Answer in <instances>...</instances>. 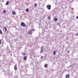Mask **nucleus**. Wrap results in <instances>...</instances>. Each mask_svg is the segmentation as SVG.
<instances>
[{
	"label": "nucleus",
	"instance_id": "f8f14e48",
	"mask_svg": "<svg viewBox=\"0 0 78 78\" xmlns=\"http://www.w3.org/2000/svg\"><path fill=\"white\" fill-rule=\"evenodd\" d=\"M48 66V65H47V64H45L44 65V67H45V68H47Z\"/></svg>",
	"mask_w": 78,
	"mask_h": 78
},
{
	"label": "nucleus",
	"instance_id": "412c9836",
	"mask_svg": "<svg viewBox=\"0 0 78 78\" xmlns=\"http://www.w3.org/2000/svg\"><path fill=\"white\" fill-rule=\"evenodd\" d=\"M26 55V53H24L23 54V55Z\"/></svg>",
	"mask_w": 78,
	"mask_h": 78
},
{
	"label": "nucleus",
	"instance_id": "aec40b11",
	"mask_svg": "<svg viewBox=\"0 0 78 78\" xmlns=\"http://www.w3.org/2000/svg\"><path fill=\"white\" fill-rule=\"evenodd\" d=\"M32 31H35V30L34 29H33L32 30Z\"/></svg>",
	"mask_w": 78,
	"mask_h": 78
},
{
	"label": "nucleus",
	"instance_id": "b1692460",
	"mask_svg": "<svg viewBox=\"0 0 78 78\" xmlns=\"http://www.w3.org/2000/svg\"><path fill=\"white\" fill-rule=\"evenodd\" d=\"M76 19H78V16H76Z\"/></svg>",
	"mask_w": 78,
	"mask_h": 78
},
{
	"label": "nucleus",
	"instance_id": "393cba45",
	"mask_svg": "<svg viewBox=\"0 0 78 78\" xmlns=\"http://www.w3.org/2000/svg\"><path fill=\"white\" fill-rule=\"evenodd\" d=\"M72 10H73V8H72Z\"/></svg>",
	"mask_w": 78,
	"mask_h": 78
},
{
	"label": "nucleus",
	"instance_id": "a878e982",
	"mask_svg": "<svg viewBox=\"0 0 78 78\" xmlns=\"http://www.w3.org/2000/svg\"><path fill=\"white\" fill-rule=\"evenodd\" d=\"M69 52H70V51H68V53H69Z\"/></svg>",
	"mask_w": 78,
	"mask_h": 78
},
{
	"label": "nucleus",
	"instance_id": "6e6552de",
	"mask_svg": "<svg viewBox=\"0 0 78 78\" xmlns=\"http://www.w3.org/2000/svg\"><path fill=\"white\" fill-rule=\"evenodd\" d=\"M27 56H25L24 57L23 59L24 61H26V60H27Z\"/></svg>",
	"mask_w": 78,
	"mask_h": 78
},
{
	"label": "nucleus",
	"instance_id": "39448f33",
	"mask_svg": "<svg viewBox=\"0 0 78 78\" xmlns=\"http://www.w3.org/2000/svg\"><path fill=\"white\" fill-rule=\"evenodd\" d=\"M43 48H44L43 46H41V49L40 51L41 53H42V52L43 51V50H44V49H43Z\"/></svg>",
	"mask_w": 78,
	"mask_h": 78
},
{
	"label": "nucleus",
	"instance_id": "4468645a",
	"mask_svg": "<svg viewBox=\"0 0 78 78\" xmlns=\"http://www.w3.org/2000/svg\"><path fill=\"white\" fill-rule=\"evenodd\" d=\"M56 54V51H54L53 52V55H55Z\"/></svg>",
	"mask_w": 78,
	"mask_h": 78
},
{
	"label": "nucleus",
	"instance_id": "20e7f679",
	"mask_svg": "<svg viewBox=\"0 0 78 78\" xmlns=\"http://www.w3.org/2000/svg\"><path fill=\"white\" fill-rule=\"evenodd\" d=\"M3 28L4 29H5V31L6 33H8V30H7V29H6V27H4Z\"/></svg>",
	"mask_w": 78,
	"mask_h": 78
},
{
	"label": "nucleus",
	"instance_id": "f03ea898",
	"mask_svg": "<svg viewBox=\"0 0 78 78\" xmlns=\"http://www.w3.org/2000/svg\"><path fill=\"white\" fill-rule=\"evenodd\" d=\"M47 8L49 10L51 9V5H47Z\"/></svg>",
	"mask_w": 78,
	"mask_h": 78
},
{
	"label": "nucleus",
	"instance_id": "423d86ee",
	"mask_svg": "<svg viewBox=\"0 0 78 78\" xmlns=\"http://www.w3.org/2000/svg\"><path fill=\"white\" fill-rule=\"evenodd\" d=\"M14 69L16 71L17 70V65H15L14 66Z\"/></svg>",
	"mask_w": 78,
	"mask_h": 78
},
{
	"label": "nucleus",
	"instance_id": "ddd939ff",
	"mask_svg": "<svg viewBox=\"0 0 78 78\" xmlns=\"http://www.w3.org/2000/svg\"><path fill=\"white\" fill-rule=\"evenodd\" d=\"M37 3H35L34 4V6L35 7H37Z\"/></svg>",
	"mask_w": 78,
	"mask_h": 78
},
{
	"label": "nucleus",
	"instance_id": "2eb2a0df",
	"mask_svg": "<svg viewBox=\"0 0 78 78\" xmlns=\"http://www.w3.org/2000/svg\"><path fill=\"white\" fill-rule=\"evenodd\" d=\"M0 34H2V30H1V29H0Z\"/></svg>",
	"mask_w": 78,
	"mask_h": 78
},
{
	"label": "nucleus",
	"instance_id": "0eeeda50",
	"mask_svg": "<svg viewBox=\"0 0 78 78\" xmlns=\"http://www.w3.org/2000/svg\"><path fill=\"white\" fill-rule=\"evenodd\" d=\"M66 78H70V76L69 75V74H67L66 76Z\"/></svg>",
	"mask_w": 78,
	"mask_h": 78
},
{
	"label": "nucleus",
	"instance_id": "dca6fc26",
	"mask_svg": "<svg viewBox=\"0 0 78 78\" xmlns=\"http://www.w3.org/2000/svg\"><path fill=\"white\" fill-rule=\"evenodd\" d=\"M3 13H4L5 14V13H6V10H4L3 11Z\"/></svg>",
	"mask_w": 78,
	"mask_h": 78
},
{
	"label": "nucleus",
	"instance_id": "f3484780",
	"mask_svg": "<svg viewBox=\"0 0 78 78\" xmlns=\"http://www.w3.org/2000/svg\"><path fill=\"white\" fill-rule=\"evenodd\" d=\"M29 11V10L28 9H26V12H28Z\"/></svg>",
	"mask_w": 78,
	"mask_h": 78
},
{
	"label": "nucleus",
	"instance_id": "7ed1b4c3",
	"mask_svg": "<svg viewBox=\"0 0 78 78\" xmlns=\"http://www.w3.org/2000/svg\"><path fill=\"white\" fill-rule=\"evenodd\" d=\"M32 33L33 32H32V31L30 30L28 32V34H30V35H31Z\"/></svg>",
	"mask_w": 78,
	"mask_h": 78
},
{
	"label": "nucleus",
	"instance_id": "9b49d317",
	"mask_svg": "<svg viewBox=\"0 0 78 78\" xmlns=\"http://www.w3.org/2000/svg\"><path fill=\"white\" fill-rule=\"evenodd\" d=\"M54 20L55 21H57V20H58V18H55L54 19Z\"/></svg>",
	"mask_w": 78,
	"mask_h": 78
},
{
	"label": "nucleus",
	"instance_id": "9d476101",
	"mask_svg": "<svg viewBox=\"0 0 78 78\" xmlns=\"http://www.w3.org/2000/svg\"><path fill=\"white\" fill-rule=\"evenodd\" d=\"M9 1H7L5 4V5H9Z\"/></svg>",
	"mask_w": 78,
	"mask_h": 78
},
{
	"label": "nucleus",
	"instance_id": "f257e3e1",
	"mask_svg": "<svg viewBox=\"0 0 78 78\" xmlns=\"http://www.w3.org/2000/svg\"><path fill=\"white\" fill-rule=\"evenodd\" d=\"M21 26L23 27H26L27 25L25 24V23L23 22H22L21 23Z\"/></svg>",
	"mask_w": 78,
	"mask_h": 78
},
{
	"label": "nucleus",
	"instance_id": "6ab92c4d",
	"mask_svg": "<svg viewBox=\"0 0 78 78\" xmlns=\"http://www.w3.org/2000/svg\"><path fill=\"white\" fill-rule=\"evenodd\" d=\"M2 40H0V45H1V44H2Z\"/></svg>",
	"mask_w": 78,
	"mask_h": 78
},
{
	"label": "nucleus",
	"instance_id": "5701e85b",
	"mask_svg": "<svg viewBox=\"0 0 78 78\" xmlns=\"http://www.w3.org/2000/svg\"><path fill=\"white\" fill-rule=\"evenodd\" d=\"M76 36H78V33H77V34H76Z\"/></svg>",
	"mask_w": 78,
	"mask_h": 78
},
{
	"label": "nucleus",
	"instance_id": "a211bd4d",
	"mask_svg": "<svg viewBox=\"0 0 78 78\" xmlns=\"http://www.w3.org/2000/svg\"><path fill=\"white\" fill-rule=\"evenodd\" d=\"M48 19H49V20H50V19H51V18L50 17V16H48Z\"/></svg>",
	"mask_w": 78,
	"mask_h": 78
},
{
	"label": "nucleus",
	"instance_id": "4be33fe9",
	"mask_svg": "<svg viewBox=\"0 0 78 78\" xmlns=\"http://www.w3.org/2000/svg\"><path fill=\"white\" fill-rule=\"evenodd\" d=\"M41 59H42V58H43V56H41Z\"/></svg>",
	"mask_w": 78,
	"mask_h": 78
},
{
	"label": "nucleus",
	"instance_id": "1a4fd4ad",
	"mask_svg": "<svg viewBox=\"0 0 78 78\" xmlns=\"http://www.w3.org/2000/svg\"><path fill=\"white\" fill-rule=\"evenodd\" d=\"M12 13L13 15H16V12H15V11H12Z\"/></svg>",
	"mask_w": 78,
	"mask_h": 78
}]
</instances>
